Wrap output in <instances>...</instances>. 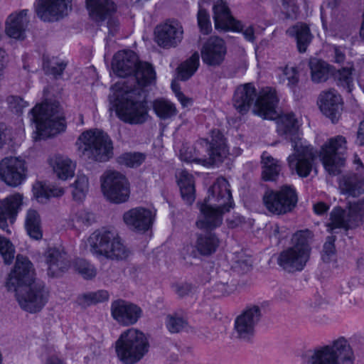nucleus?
Wrapping results in <instances>:
<instances>
[{
	"instance_id": "nucleus-7",
	"label": "nucleus",
	"mask_w": 364,
	"mask_h": 364,
	"mask_svg": "<svg viewBox=\"0 0 364 364\" xmlns=\"http://www.w3.org/2000/svg\"><path fill=\"white\" fill-rule=\"evenodd\" d=\"M30 119L34 130V141L44 139L63 132L66 124L62 114L47 102L36 105L30 112Z\"/></svg>"
},
{
	"instance_id": "nucleus-39",
	"label": "nucleus",
	"mask_w": 364,
	"mask_h": 364,
	"mask_svg": "<svg viewBox=\"0 0 364 364\" xmlns=\"http://www.w3.org/2000/svg\"><path fill=\"white\" fill-rule=\"evenodd\" d=\"M233 104L237 110L243 113L248 111L250 105V85L245 84L235 90Z\"/></svg>"
},
{
	"instance_id": "nucleus-24",
	"label": "nucleus",
	"mask_w": 364,
	"mask_h": 364,
	"mask_svg": "<svg viewBox=\"0 0 364 364\" xmlns=\"http://www.w3.org/2000/svg\"><path fill=\"white\" fill-rule=\"evenodd\" d=\"M200 53L204 63L212 66L218 65L223 63L226 55L225 43L218 37H211L203 43Z\"/></svg>"
},
{
	"instance_id": "nucleus-12",
	"label": "nucleus",
	"mask_w": 364,
	"mask_h": 364,
	"mask_svg": "<svg viewBox=\"0 0 364 364\" xmlns=\"http://www.w3.org/2000/svg\"><path fill=\"white\" fill-rule=\"evenodd\" d=\"M364 222V200L349 203L346 209L335 207L330 213L327 231L336 232L337 229H353Z\"/></svg>"
},
{
	"instance_id": "nucleus-18",
	"label": "nucleus",
	"mask_w": 364,
	"mask_h": 364,
	"mask_svg": "<svg viewBox=\"0 0 364 364\" xmlns=\"http://www.w3.org/2000/svg\"><path fill=\"white\" fill-rule=\"evenodd\" d=\"M183 38L182 25L176 20H168L158 25L154 31L155 42L164 48L176 47Z\"/></svg>"
},
{
	"instance_id": "nucleus-63",
	"label": "nucleus",
	"mask_w": 364,
	"mask_h": 364,
	"mask_svg": "<svg viewBox=\"0 0 364 364\" xmlns=\"http://www.w3.org/2000/svg\"><path fill=\"white\" fill-rule=\"evenodd\" d=\"M353 164L355 166L356 171H358L359 173H361L364 171L363 164L362 163L360 157L357 154H354Z\"/></svg>"
},
{
	"instance_id": "nucleus-27",
	"label": "nucleus",
	"mask_w": 364,
	"mask_h": 364,
	"mask_svg": "<svg viewBox=\"0 0 364 364\" xmlns=\"http://www.w3.org/2000/svg\"><path fill=\"white\" fill-rule=\"evenodd\" d=\"M86 6L90 16L97 21L109 19L107 26L112 29V18L116 6L110 0H86Z\"/></svg>"
},
{
	"instance_id": "nucleus-6",
	"label": "nucleus",
	"mask_w": 364,
	"mask_h": 364,
	"mask_svg": "<svg viewBox=\"0 0 364 364\" xmlns=\"http://www.w3.org/2000/svg\"><path fill=\"white\" fill-rule=\"evenodd\" d=\"M148 336L137 328L123 331L114 343L117 359L123 364H135L141 360L149 350Z\"/></svg>"
},
{
	"instance_id": "nucleus-47",
	"label": "nucleus",
	"mask_w": 364,
	"mask_h": 364,
	"mask_svg": "<svg viewBox=\"0 0 364 364\" xmlns=\"http://www.w3.org/2000/svg\"><path fill=\"white\" fill-rule=\"evenodd\" d=\"M145 160V156L141 153H125L118 159L119 164L128 167L134 168L140 166Z\"/></svg>"
},
{
	"instance_id": "nucleus-16",
	"label": "nucleus",
	"mask_w": 364,
	"mask_h": 364,
	"mask_svg": "<svg viewBox=\"0 0 364 364\" xmlns=\"http://www.w3.org/2000/svg\"><path fill=\"white\" fill-rule=\"evenodd\" d=\"M28 177L26 162L21 157L8 156L0 161V179L6 186L16 188Z\"/></svg>"
},
{
	"instance_id": "nucleus-14",
	"label": "nucleus",
	"mask_w": 364,
	"mask_h": 364,
	"mask_svg": "<svg viewBox=\"0 0 364 364\" xmlns=\"http://www.w3.org/2000/svg\"><path fill=\"white\" fill-rule=\"evenodd\" d=\"M103 196L115 203L125 202L129 197V184L126 177L114 171H107L100 178Z\"/></svg>"
},
{
	"instance_id": "nucleus-35",
	"label": "nucleus",
	"mask_w": 364,
	"mask_h": 364,
	"mask_svg": "<svg viewBox=\"0 0 364 364\" xmlns=\"http://www.w3.org/2000/svg\"><path fill=\"white\" fill-rule=\"evenodd\" d=\"M25 228L28 236L33 240H41L43 237L41 216L36 210H27L25 218Z\"/></svg>"
},
{
	"instance_id": "nucleus-15",
	"label": "nucleus",
	"mask_w": 364,
	"mask_h": 364,
	"mask_svg": "<svg viewBox=\"0 0 364 364\" xmlns=\"http://www.w3.org/2000/svg\"><path fill=\"white\" fill-rule=\"evenodd\" d=\"M263 200L267 208L275 214L291 211L297 203L296 189L291 186H283L279 191H267Z\"/></svg>"
},
{
	"instance_id": "nucleus-29",
	"label": "nucleus",
	"mask_w": 364,
	"mask_h": 364,
	"mask_svg": "<svg viewBox=\"0 0 364 364\" xmlns=\"http://www.w3.org/2000/svg\"><path fill=\"white\" fill-rule=\"evenodd\" d=\"M65 192L64 188L43 181H36L32 187V197L39 203H46L52 198L62 196Z\"/></svg>"
},
{
	"instance_id": "nucleus-30",
	"label": "nucleus",
	"mask_w": 364,
	"mask_h": 364,
	"mask_svg": "<svg viewBox=\"0 0 364 364\" xmlns=\"http://www.w3.org/2000/svg\"><path fill=\"white\" fill-rule=\"evenodd\" d=\"M28 23L27 11L22 10L11 14L6 21V33L14 39L23 38Z\"/></svg>"
},
{
	"instance_id": "nucleus-19",
	"label": "nucleus",
	"mask_w": 364,
	"mask_h": 364,
	"mask_svg": "<svg viewBox=\"0 0 364 364\" xmlns=\"http://www.w3.org/2000/svg\"><path fill=\"white\" fill-rule=\"evenodd\" d=\"M24 204V196L14 193L0 199V229L6 233L11 232L9 227L14 223L18 213Z\"/></svg>"
},
{
	"instance_id": "nucleus-17",
	"label": "nucleus",
	"mask_w": 364,
	"mask_h": 364,
	"mask_svg": "<svg viewBox=\"0 0 364 364\" xmlns=\"http://www.w3.org/2000/svg\"><path fill=\"white\" fill-rule=\"evenodd\" d=\"M215 29L221 31L242 33L247 41H250L247 30H244L242 22L235 18L225 0H217L213 7Z\"/></svg>"
},
{
	"instance_id": "nucleus-40",
	"label": "nucleus",
	"mask_w": 364,
	"mask_h": 364,
	"mask_svg": "<svg viewBox=\"0 0 364 364\" xmlns=\"http://www.w3.org/2000/svg\"><path fill=\"white\" fill-rule=\"evenodd\" d=\"M199 65V54L198 52H195L178 67V77L183 80L189 79L197 71Z\"/></svg>"
},
{
	"instance_id": "nucleus-34",
	"label": "nucleus",
	"mask_w": 364,
	"mask_h": 364,
	"mask_svg": "<svg viewBox=\"0 0 364 364\" xmlns=\"http://www.w3.org/2000/svg\"><path fill=\"white\" fill-rule=\"evenodd\" d=\"M287 33L289 36L295 38L300 53H304L306 50L307 46L311 41V34L309 28L306 24L298 23L288 28Z\"/></svg>"
},
{
	"instance_id": "nucleus-10",
	"label": "nucleus",
	"mask_w": 364,
	"mask_h": 364,
	"mask_svg": "<svg viewBox=\"0 0 364 364\" xmlns=\"http://www.w3.org/2000/svg\"><path fill=\"white\" fill-rule=\"evenodd\" d=\"M76 147L80 156L104 161L112 156V143L104 132L95 129L83 132L76 141Z\"/></svg>"
},
{
	"instance_id": "nucleus-62",
	"label": "nucleus",
	"mask_w": 364,
	"mask_h": 364,
	"mask_svg": "<svg viewBox=\"0 0 364 364\" xmlns=\"http://www.w3.org/2000/svg\"><path fill=\"white\" fill-rule=\"evenodd\" d=\"M329 207L325 203L320 202L314 205V210L316 214L322 215L327 212Z\"/></svg>"
},
{
	"instance_id": "nucleus-11",
	"label": "nucleus",
	"mask_w": 364,
	"mask_h": 364,
	"mask_svg": "<svg viewBox=\"0 0 364 364\" xmlns=\"http://www.w3.org/2000/svg\"><path fill=\"white\" fill-rule=\"evenodd\" d=\"M86 249L92 254L110 259H124L128 252L114 231L102 228L95 231L85 242Z\"/></svg>"
},
{
	"instance_id": "nucleus-21",
	"label": "nucleus",
	"mask_w": 364,
	"mask_h": 364,
	"mask_svg": "<svg viewBox=\"0 0 364 364\" xmlns=\"http://www.w3.org/2000/svg\"><path fill=\"white\" fill-rule=\"evenodd\" d=\"M112 318L122 326L134 325L142 316V309L130 301L117 299L110 306Z\"/></svg>"
},
{
	"instance_id": "nucleus-56",
	"label": "nucleus",
	"mask_w": 364,
	"mask_h": 364,
	"mask_svg": "<svg viewBox=\"0 0 364 364\" xmlns=\"http://www.w3.org/2000/svg\"><path fill=\"white\" fill-rule=\"evenodd\" d=\"M171 88L178 100L183 107H188L192 105V100L185 96L180 90L178 85L173 82L171 83Z\"/></svg>"
},
{
	"instance_id": "nucleus-64",
	"label": "nucleus",
	"mask_w": 364,
	"mask_h": 364,
	"mask_svg": "<svg viewBox=\"0 0 364 364\" xmlns=\"http://www.w3.org/2000/svg\"><path fill=\"white\" fill-rule=\"evenodd\" d=\"M45 364H66L58 355H51L46 360Z\"/></svg>"
},
{
	"instance_id": "nucleus-44",
	"label": "nucleus",
	"mask_w": 364,
	"mask_h": 364,
	"mask_svg": "<svg viewBox=\"0 0 364 364\" xmlns=\"http://www.w3.org/2000/svg\"><path fill=\"white\" fill-rule=\"evenodd\" d=\"M309 66L311 79L314 82H324L328 79V69L323 61L312 59L310 60Z\"/></svg>"
},
{
	"instance_id": "nucleus-36",
	"label": "nucleus",
	"mask_w": 364,
	"mask_h": 364,
	"mask_svg": "<svg viewBox=\"0 0 364 364\" xmlns=\"http://www.w3.org/2000/svg\"><path fill=\"white\" fill-rule=\"evenodd\" d=\"M25 137L24 129H20L16 132L7 129L4 125H0V149L7 145L13 148L19 145Z\"/></svg>"
},
{
	"instance_id": "nucleus-37",
	"label": "nucleus",
	"mask_w": 364,
	"mask_h": 364,
	"mask_svg": "<svg viewBox=\"0 0 364 364\" xmlns=\"http://www.w3.org/2000/svg\"><path fill=\"white\" fill-rule=\"evenodd\" d=\"M263 164L262 178L264 181H276L281 171V166L279 161L273 159L267 153L264 152L262 155Z\"/></svg>"
},
{
	"instance_id": "nucleus-32",
	"label": "nucleus",
	"mask_w": 364,
	"mask_h": 364,
	"mask_svg": "<svg viewBox=\"0 0 364 364\" xmlns=\"http://www.w3.org/2000/svg\"><path fill=\"white\" fill-rule=\"evenodd\" d=\"M177 183L183 200L191 204L196 198L195 183L193 178L188 172L181 171L177 174Z\"/></svg>"
},
{
	"instance_id": "nucleus-23",
	"label": "nucleus",
	"mask_w": 364,
	"mask_h": 364,
	"mask_svg": "<svg viewBox=\"0 0 364 364\" xmlns=\"http://www.w3.org/2000/svg\"><path fill=\"white\" fill-rule=\"evenodd\" d=\"M156 210L142 207L132 208L124 213L123 220L132 230L137 232L149 230L154 220Z\"/></svg>"
},
{
	"instance_id": "nucleus-13",
	"label": "nucleus",
	"mask_w": 364,
	"mask_h": 364,
	"mask_svg": "<svg viewBox=\"0 0 364 364\" xmlns=\"http://www.w3.org/2000/svg\"><path fill=\"white\" fill-rule=\"evenodd\" d=\"M347 141L343 136L331 138L325 143L319 152L320 159L326 171L331 175H338L344 165V155L347 150Z\"/></svg>"
},
{
	"instance_id": "nucleus-9",
	"label": "nucleus",
	"mask_w": 364,
	"mask_h": 364,
	"mask_svg": "<svg viewBox=\"0 0 364 364\" xmlns=\"http://www.w3.org/2000/svg\"><path fill=\"white\" fill-rule=\"evenodd\" d=\"M354 352L344 336L315 348L307 360V364H354Z\"/></svg>"
},
{
	"instance_id": "nucleus-43",
	"label": "nucleus",
	"mask_w": 364,
	"mask_h": 364,
	"mask_svg": "<svg viewBox=\"0 0 364 364\" xmlns=\"http://www.w3.org/2000/svg\"><path fill=\"white\" fill-rule=\"evenodd\" d=\"M353 70V63L348 62L347 66L340 69L337 73L338 85L346 89L348 92H350L353 87V79L352 76Z\"/></svg>"
},
{
	"instance_id": "nucleus-51",
	"label": "nucleus",
	"mask_w": 364,
	"mask_h": 364,
	"mask_svg": "<svg viewBox=\"0 0 364 364\" xmlns=\"http://www.w3.org/2000/svg\"><path fill=\"white\" fill-rule=\"evenodd\" d=\"M198 23L202 33L208 34L212 31L209 14L200 5L198 13Z\"/></svg>"
},
{
	"instance_id": "nucleus-4",
	"label": "nucleus",
	"mask_w": 364,
	"mask_h": 364,
	"mask_svg": "<svg viewBox=\"0 0 364 364\" xmlns=\"http://www.w3.org/2000/svg\"><path fill=\"white\" fill-rule=\"evenodd\" d=\"M228 151L223 134L218 130L212 132L207 139H200L193 146H183L180 150L181 160L196 163L209 168L222 162Z\"/></svg>"
},
{
	"instance_id": "nucleus-49",
	"label": "nucleus",
	"mask_w": 364,
	"mask_h": 364,
	"mask_svg": "<svg viewBox=\"0 0 364 364\" xmlns=\"http://www.w3.org/2000/svg\"><path fill=\"white\" fill-rule=\"evenodd\" d=\"M71 217L72 221L76 226L87 225L93 219L92 213L82 208L73 210Z\"/></svg>"
},
{
	"instance_id": "nucleus-31",
	"label": "nucleus",
	"mask_w": 364,
	"mask_h": 364,
	"mask_svg": "<svg viewBox=\"0 0 364 364\" xmlns=\"http://www.w3.org/2000/svg\"><path fill=\"white\" fill-rule=\"evenodd\" d=\"M44 262L48 266V274L50 276H58L68 267L64 252L56 248H50L44 255Z\"/></svg>"
},
{
	"instance_id": "nucleus-45",
	"label": "nucleus",
	"mask_w": 364,
	"mask_h": 364,
	"mask_svg": "<svg viewBox=\"0 0 364 364\" xmlns=\"http://www.w3.org/2000/svg\"><path fill=\"white\" fill-rule=\"evenodd\" d=\"M109 294L106 290H97L85 293L80 296L79 302L82 305H92L106 301Z\"/></svg>"
},
{
	"instance_id": "nucleus-20",
	"label": "nucleus",
	"mask_w": 364,
	"mask_h": 364,
	"mask_svg": "<svg viewBox=\"0 0 364 364\" xmlns=\"http://www.w3.org/2000/svg\"><path fill=\"white\" fill-rule=\"evenodd\" d=\"M316 156L312 146L295 144L294 153L291 154L287 160L289 167L295 171L300 177H307L312 168Z\"/></svg>"
},
{
	"instance_id": "nucleus-59",
	"label": "nucleus",
	"mask_w": 364,
	"mask_h": 364,
	"mask_svg": "<svg viewBox=\"0 0 364 364\" xmlns=\"http://www.w3.org/2000/svg\"><path fill=\"white\" fill-rule=\"evenodd\" d=\"M282 6L287 17L290 18L298 11V7L293 1L283 0Z\"/></svg>"
},
{
	"instance_id": "nucleus-28",
	"label": "nucleus",
	"mask_w": 364,
	"mask_h": 364,
	"mask_svg": "<svg viewBox=\"0 0 364 364\" xmlns=\"http://www.w3.org/2000/svg\"><path fill=\"white\" fill-rule=\"evenodd\" d=\"M48 164L57 178L61 181H69L75 176L77 164L68 156H53L49 158Z\"/></svg>"
},
{
	"instance_id": "nucleus-8",
	"label": "nucleus",
	"mask_w": 364,
	"mask_h": 364,
	"mask_svg": "<svg viewBox=\"0 0 364 364\" xmlns=\"http://www.w3.org/2000/svg\"><path fill=\"white\" fill-rule=\"evenodd\" d=\"M311 237V232L308 230L296 232L292 237L294 245L279 254L278 264L289 272L301 271L309 259Z\"/></svg>"
},
{
	"instance_id": "nucleus-41",
	"label": "nucleus",
	"mask_w": 364,
	"mask_h": 364,
	"mask_svg": "<svg viewBox=\"0 0 364 364\" xmlns=\"http://www.w3.org/2000/svg\"><path fill=\"white\" fill-rule=\"evenodd\" d=\"M71 188L73 200L76 202H82L85 198L89 189L87 176L84 173H78Z\"/></svg>"
},
{
	"instance_id": "nucleus-58",
	"label": "nucleus",
	"mask_w": 364,
	"mask_h": 364,
	"mask_svg": "<svg viewBox=\"0 0 364 364\" xmlns=\"http://www.w3.org/2000/svg\"><path fill=\"white\" fill-rule=\"evenodd\" d=\"M45 69L55 75H60L63 70L65 68V65L63 63H58L55 59H52L50 64L49 63H45L43 65Z\"/></svg>"
},
{
	"instance_id": "nucleus-50",
	"label": "nucleus",
	"mask_w": 364,
	"mask_h": 364,
	"mask_svg": "<svg viewBox=\"0 0 364 364\" xmlns=\"http://www.w3.org/2000/svg\"><path fill=\"white\" fill-rule=\"evenodd\" d=\"M280 80L288 81L287 85L290 88H294L299 82V75L297 69L295 67L285 66L282 69V74L280 76Z\"/></svg>"
},
{
	"instance_id": "nucleus-55",
	"label": "nucleus",
	"mask_w": 364,
	"mask_h": 364,
	"mask_svg": "<svg viewBox=\"0 0 364 364\" xmlns=\"http://www.w3.org/2000/svg\"><path fill=\"white\" fill-rule=\"evenodd\" d=\"M76 269L85 279H91L96 274L95 267L84 260H80L77 262Z\"/></svg>"
},
{
	"instance_id": "nucleus-57",
	"label": "nucleus",
	"mask_w": 364,
	"mask_h": 364,
	"mask_svg": "<svg viewBox=\"0 0 364 364\" xmlns=\"http://www.w3.org/2000/svg\"><path fill=\"white\" fill-rule=\"evenodd\" d=\"M333 52V62L338 64H342L346 60L345 49L336 45H333L331 47Z\"/></svg>"
},
{
	"instance_id": "nucleus-22",
	"label": "nucleus",
	"mask_w": 364,
	"mask_h": 364,
	"mask_svg": "<svg viewBox=\"0 0 364 364\" xmlns=\"http://www.w3.org/2000/svg\"><path fill=\"white\" fill-rule=\"evenodd\" d=\"M70 0H36L35 11L44 21H53L68 14Z\"/></svg>"
},
{
	"instance_id": "nucleus-48",
	"label": "nucleus",
	"mask_w": 364,
	"mask_h": 364,
	"mask_svg": "<svg viewBox=\"0 0 364 364\" xmlns=\"http://www.w3.org/2000/svg\"><path fill=\"white\" fill-rule=\"evenodd\" d=\"M236 286L228 282H217L212 287V291L214 296L226 297L232 295L236 291Z\"/></svg>"
},
{
	"instance_id": "nucleus-61",
	"label": "nucleus",
	"mask_w": 364,
	"mask_h": 364,
	"mask_svg": "<svg viewBox=\"0 0 364 364\" xmlns=\"http://www.w3.org/2000/svg\"><path fill=\"white\" fill-rule=\"evenodd\" d=\"M355 143L359 146H364V120L359 124Z\"/></svg>"
},
{
	"instance_id": "nucleus-3",
	"label": "nucleus",
	"mask_w": 364,
	"mask_h": 364,
	"mask_svg": "<svg viewBox=\"0 0 364 364\" xmlns=\"http://www.w3.org/2000/svg\"><path fill=\"white\" fill-rule=\"evenodd\" d=\"M233 200L228 181L219 178L208 189L200 205V214L196 225L199 228H213L222 223L223 215L233 208Z\"/></svg>"
},
{
	"instance_id": "nucleus-46",
	"label": "nucleus",
	"mask_w": 364,
	"mask_h": 364,
	"mask_svg": "<svg viewBox=\"0 0 364 364\" xmlns=\"http://www.w3.org/2000/svg\"><path fill=\"white\" fill-rule=\"evenodd\" d=\"M15 253L16 249L11 241L0 235V255L4 262L10 264L14 259Z\"/></svg>"
},
{
	"instance_id": "nucleus-1",
	"label": "nucleus",
	"mask_w": 364,
	"mask_h": 364,
	"mask_svg": "<svg viewBox=\"0 0 364 364\" xmlns=\"http://www.w3.org/2000/svg\"><path fill=\"white\" fill-rule=\"evenodd\" d=\"M119 80L112 87L110 102L118 117L129 124H141L148 119V108L141 100V92L155 82L156 73L147 63L139 62L135 53L119 51L112 64Z\"/></svg>"
},
{
	"instance_id": "nucleus-52",
	"label": "nucleus",
	"mask_w": 364,
	"mask_h": 364,
	"mask_svg": "<svg viewBox=\"0 0 364 364\" xmlns=\"http://www.w3.org/2000/svg\"><path fill=\"white\" fill-rule=\"evenodd\" d=\"M185 321L175 315H168L165 319V325L170 333H178L185 326Z\"/></svg>"
},
{
	"instance_id": "nucleus-54",
	"label": "nucleus",
	"mask_w": 364,
	"mask_h": 364,
	"mask_svg": "<svg viewBox=\"0 0 364 364\" xmlns=\"http://www.w3.org/2000/svg\"><path fill=\"white\" fill-rule=\"evenodd\" d=\"M9 108L16 113L22 112L23 109L29 106V103L18 96H9L6 99Z\"/></svg>"
},
{
	"instance_id": "nucleus-33",
	"label": "nucleus",
	"mask_w": 364,
	"mask_h": 364,
	"mask_svg": "<svg viewBox=\"0 0 364 364\" xmlns=\"http://www.w3.org/2000/svg\"><path fill=\"white\" fill-rule=\"evenodd\" d=\"M339 187L343 193L356 197L364 193V180L357 174L346 175L341 178Z\"/></svg>"
},
{
	"instance_id": "nucleus-38",
	"label": "nucleus",
	"mask_w": 364,
	"mask_h": 364,
	"mask_svg": "<svg viewBox=\"0 0 364 364\" xmlns=\"http://www.w3.org/2000/svg\"><path fill=\"white\" fill-rule=\"evenodd\" d=\"M235 336L242 340L249 338L250 333V309H246L235 321Z\"/></svg>"
},
{
	"instance_id": "nucleus-2",
	"label": "nucleus",
	"mask_w": 364,
	"mask_h": 364,
	"mask_svg": "<svg viewBox=\"0 0 364 364\" xmlns=\"http://www.w3.org/2000/svg\"><path fill=\"white\" fill-rule=\"evenodd\" d=\"M9 291L16 292L19 306L30 313L40 311L49 299V291L35 277L31 262L21 255L16 256L14 266L6 281Z\"/></svg>"
},
{
	"instance_id": "nucleus-53",
	"label": "nucleus",
	"mask_w": 364,
	"mask_h": 364,
	"mask_svg": "<svg viewBox=\"0 0 364 364\" xmlns=\"http://www.w3.org/2000/svg\"><path fill=\"white\" fill-rule=\"evenodd\" d=\"M336 241L335 236H329L327 237L323 245L322 259L325 262H329L333 259L336 255V249L334 242Z\"/></svg>"
},
{
	"instance_id": "nucleus-42",
	"label": "nucleus",
	"mask_w": 364,
	"mask_h": 364,
	"mask_svg": "<svg viewBox=\"0 0 364 364\" xmlns=\"http://www.w3.org/2000/svg\"><path fill=\"white\" fill-rule=\"evenodd\" d=\"M153 109L156 114L162 119H170L176 114L175 105L169 100L163 98L154 101Z\"/></svg>"
},
{
	"instance_id": "nucleus-25",
	"label": "nucleus",
	"mask_w": 364,
	"mask_h": 364,
	"mask_svg": "<svg viewBox=\"0 0 364 364\" xmlns=\"http://www.w3.org/2000/svg\"><path fill=\"white\" fill-rule=\"evenodd\" d=\"M218 245L217 237L212 234L199 236L196 245L186 243L183 245L181 254L186 256L197 257L198 255H210L215 251Z\"/></svg>"
},
{
	"instance_id": "nucleus-5",
	"label": "nucleus",
	"mask_w": 364,
	"mask_h": 364,
	"mask_svg": "<svg viewBox=\"0 0 364 364\" xmlns=\"http://www.w3.org/2000/svg\"><path fill=\"white\" fill-rule=\"evenodd\" d=\"M279 99L276 90L263 88L255 102V114L267 119H277V130L281 135H294L299 129V121L292 112L278 115L276 111Z\"/></svg>"
},
{
	"instance_id": "nucleus-26",
	"label": "nucleus",
	"mask_w": 364,
	"mask_h": 364,
	"mask_svg": "<svg viewBox=\"0 0 364 364\" xmlns=\"http://www.w3.org/2000/svg\"><path fill=\"white\" fill-rule=\"evenodd\" d=\"M319 101L321 111L330 118L332 122H337L342 110L341 95L335 90H330L320 95Z\"/></svg>"
},
{
	"instance_id": "nucleus-60",
	"label": "nucleus",
	"mask_w": 364,
	"mask_h": 364,
	"mask_svg": "<svg viewBox=\"0 0 364 364\" xmlns=\"http://www.w3.org/2000/svg\"><path fill=\"white\" fill-rule=\"evenodd\" d=\"M261 309L258 306H252V328L257 324L261 318Z\"/></svg>"
}]
</instances>
